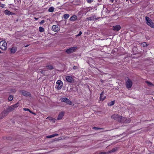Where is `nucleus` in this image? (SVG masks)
Masks as SVG:
<instances>
[{
	"label": "nucleus",
	"mask_w": 154,
	"mask_h": 154,
	"mask_svg": "<svg viewBox=\"0 0 154 154\" xmlns=\"http://www.w3.org/2000/svg\"><path fill=\"white\" fill-rule=\"evenodd\" d=\"M51 118L49 117H48L47 118V119H51Z\"/></svg>",
	"instance_id": "nucleus-41"
},
{
	"label": "nucleus",
	"mask_w": 154,
	"mask_h": 154,
	"mask_svg": "<svg viewBox=\"0 0 154 154\" xmlns=\"http://www.w3.org/2000/svg\"><path fill=\"white\" fill-rule=\"evenodd\" d=\"M77 47H73L66 50V52L68 54L73 53L77 49Z\"/></svg>",
	"instance_id": "nucleus-5"
},
{
	"label": "nucleus",
	"mask_w": 154,
	"mask_h": 154,
	"mask_svg": "<svg viewBox=\"0 0 154 154\" xmlns=\"http://www.w3.org/2000/svg\"><path fill=\"white\" fill-rule=\"evenodd\" d=\"M145 82L149 86L151 87L154 85L149 81H146Z\"/></svg>",
	"instance_id": "nucleus-20"
},
{
	"label": "nucleus",
	"mask_w": 154,
	"mask_h": 154,
	"mask_svg": "<svg viewBox=\"0 0 154 154\" xmlns=\"http://www.w3.org/2000/svg\"><path fill=\"white\" fill-rule=\"evenodd\" d=\"M4 13L6 15H13L14 14V13L12 12H11L8 11V10H5L4 12Z\"/></svg>",
	"instance_id": "nucleus-15"
},
{
	"label": "nucleus",
	"mask_w": 154,
	"mask_h": 154,
	"mask_svg": "<svg viewBox=\"0 0 154 154\" xmlns=\"http://www.w3.org/2000/svg\"><path fill=\"white\" fill-rule=\"evenodd\" d=\"M17 49L16 47H13L11 49V53L14 54L16 52V51H17Z\"/></svg>",
	"instance_id": "nucleus-17"
},
{
	"label": "nucleus",
	"mask_w": 154,
	"mask_h": 154,
	"mask_svg": "<svg viewBox=\"0 0 154 154\" xmlns=\"http://www.w3.org/2000/svg\"><path fill=\"white\" fill-rule=\"evenodd\" d=\"M108 152H100L99 153H97V154H108Z\"/></svg>",
	"instance_id": "nucleus-32"
},
{
	"label": "nucleus",
	"mask_w": 154,
	"mask_h": 154,
	"mask_svg": "<svg viewBox=\"0 0 154 154\" xmlns=\"http://www.w3.org/2000/svg\"><path fill=\"white\" fill-rule=\"evenodd\" d=\"M66 79L68 82L70 83L73 82L74 81L72 77L70 76H66Z\"/></svg>",
	"instance_id": "nucleus-10"
},
{
	"label": "nucleus",
	"mask_w": 154,
	"mask_h": 154,
	"mask_svg": "<svg viewBox=\"0 0 154 154\" xmlns=\"http://www.w3.org/2000/svg\"><path fill=\"white\" fill-rule=\"evenodd\" d=\"M13 96L10 95L8 98V100L9 101H11L13 100Z\"/></svg>",
	"instance_id": "nucleus-25"
},
{
	"label": "nucleus",
	"mask_w": 154,
	"mask_h": 154,
	"mask_svg": "<svg viewBox=\"0 0 154 154\" xmlns=\"http://www.w3.org/2000/svg\"><path fill=\"white\" fill-rule=\"evenodd\" d=\"M29 112L31 113H33L32 112V111H31L30 110V111H29Z\"/></svg>",
	"instance_id": "nucleus-40"
},
{
	"label": "nucleus",
	"mask_w": 154,
	"mask_h": 154,
	"mask_svg": "<svg viewBox=\"0 0 154 154\" xmlns=\"http://www.w3.org/2000/svg\"><path fill=\"white\" fill-rule=\"evenodd\" d=\"M1 53V51L0 50V53Z\"/></svg>",
	"instance_id": "nucleus-44"
},
{
	"label": "nucleus",
	"mask_w": 154,
	"mask_h": 154,
	"mask_svg": "<svg viewBox=\"0 0 154 154\" xmlns=\"http://www.w3.org/2000/svg\"><path fill=\"white\" fill-rule=\"evenodd\" d=\"M86 19L88 20H97L98 19L96 18V16L95 15H93L91 17H87Z\"/></svg>",
	"instance_id": "nucleus-11"
},
{
	"label": "nucleus",
	"mask_w": 154,
	"mask_h": 154,
	"mask_svg": "<svg viewBox=\"0 0 154 154\" xmlns=\"http://www.w3.org/2000/svg\"><path fill=\"white\" fill-rule=\"evenodd\" d=\"M64 112H60L58 116V117L57 118V120H60L62 119L63 116H64Z\"/></svg>",
	"instance_id": "nucleus-14"
},
{
	"label": "nucleus",
	"mask_w": 154,
	"mask_h": 154,
	"mask_svg": "<svg viewBox=\"0 0 154 154\" xmlns=\"http://www.w3.org/2000/svg\"><path fill=\"white\" fill-rule=\"evenodd\" d=\"M116 150V149L115 148H114L112 149V150L109 151L108 153H112V152H115Z\"/></svg>",
	"instance_id": "nucleus-24"
},
{
	"label": "nucleus",
	"mask_w": 154,
	"mask_h": 154,
	"mask_svg": "<svg viewBox=\"0 0 154 154\" xmlns=\"http://www.w3.org/2000/svg\"><path fill=\"white\" fill-rule=\"evenodd\" d=\"M110 1H111L112 2H113V0H110Z\"/></svg>",
	"instance_id": "nucleus-43"
},
{
	"label": "nucleus",
	"mask_w": 154,
	"mask_h": 154,
	"mask_svg": "<svg viewBox=\"0 0 154 154\" xmlns=\"http://www.w3.org/2000/svg\"><path fill=\"white\" fill-rule=\"evenodd\" d=\"M114 101H112L108 104V105L109 106H111L113 105L114 104Z\"/></svg>",
	"instance_id": "nucleus-22"
},
{
	"label": "nucleus",
	"mask_w": 154,
	"mask_h": 154,
	"mask_svg": "<svg viewBox=\"0 0 154 154\" xmlns=\"http://www.w3.org/2000/svg\"><path fill=\"white\" fill-rule=\"evenodd\" d=\"M20 92L23 96H29L30 95V94L29 92H27L24 90L21 91Z\"/></svg>",
	"instance_id": "nucleus-9"
},
{
	"label": "nucleus",
	"mask_w": 154,
	"mask_h": 154,
	"mask_svg": "<svg viewBox=\"0 0 154 154\" xmlns=\"http://www.w3.org/2000/svg\"><path fill=\"white\" fill-rule=\"evenodd\" d=\"M145 19L146 21V23L147 25L151 27L154 28V23L152 22L150 18L148 17H146Z\"/></svg>",
	"instance_id": "nucleus-2"
},
{
	"label": "nucleus",
	"mask_w": 154,
	"mask_h": 154,
	"mask_svg": "<svg viewBox=\"0 0 154 154\" xmlns=\"http://www.w3.org/2000/svg\"><path fill=\"white\" fill-rule=\"evenodd\" d=\"M126 120H125V121L128 123H129L131 121V119L129 118L125 119Z\"/></svg>",
	"instance_id": "nucleus-29"
},
{
	"label": "nucleus",
	"mask_w": 154,
	"mask_h": 154,
	"mask_svg": "<svg viewBox=\"0 0 154 154\" xmlns=\"http://www.w3.org/2000/svg\"><path fill=\"white\" fill-rule=\"evenodd\" d=\"M40 72H41V73H42V74L44 73V71L42 70H41L40 71Z\"/></svg>",
	"instance_id": "nucleus-38"
},
{
	"label": "nucleus",
	"mask_w": 154,
	"mask_h": 154,
	"mask_svg": "<svg viewBox=\"0 0 154 154\" xmlns=\"http://www.w3.org/2000/svg\"><path fill=\"white\" fill-rule=\"evenodd\" d=\"M126 1H127V0H126Z\"/></svg>",
	"instance_id": "nucleus-45"
},
{
	"label": "nucleus",
	"mask_w": 154,
	"mask_h": 154,
	"mask_svg": "<svg viewBox=\"0 0 154 154\" xmlns=\"http://www.w3.org/2000/svg\"><path fill=\"white\" fill-rule=\"evenodd\" d=\"M82 34V32H81V31H80V32H79V34H77V35H76V36L77 37L79 36H80V35Z\"/></svg>",
	"instance_id": "nucleus-34"
},
{
	"label": "nucleus",
	"mask_w": 154,
	"mask_h": 154,
	"mask_svg": "<svg viewBox=\"0 0 154 154\" xmlns=\"http://www.w3.org/2000/svg\"><path fill=\"white\" fill-rule=\"evenodd\" d=\"M15 90L14 89H13V90H12V91L13 92H15Z\"/></svg>",
	"instance_id": "nucleus-42"
},
{
	"label": "nucleus",
	"mask_w": 154,
	"mask_h": 154,
	"mask_svg": "<svg viewBox=\"0 0 154 154\" xmlns=\"http://www.w3.org/2000/svg\"><path fill=\"white\" fill-rule=\"evenodd\" d=\"M7 44L5 41H2L0 42V48L3 50H5L7 49Z\"/></svg>",
	"instance_id": "nucleus-3"
},
{
	"label": "nucleus",
	"mask_w": 154,
	"mask_h": 154,
	"mask_svg": "<svg viewBox=\"0 0 154 154\" xmlns=\"http://www.w3.org/2000/svg\"><path fill=\"white\" fill-rule=\"evenodd\" d=\"M52 29L53 31L57 32L59 30V28L58 26L54 25L52 26Z\"/></svg>",
	"instance_id": "nucleus-13"
},
{
	"label": "nucleus",
	"mask_w": 154,
	"mask_h": 154,
	"mask_svg": "<svg viewBox=\"0 0 154 154\" xmlns=\"http://www.w3.org/2000/svg\"><path fill=\"white\" fill-rule=\"evenodd\" d=\"M14 109V108L11 106L9 107L6 110H5L2 112V114L4 115V116H5L9 112L12 111Z\"/></svg>",
	"instance_id": "nucleus-4"
},
{
	"label": "nucleus",
	"mask_w": 154,
	"mask_h": 154,
	"mask_svg": "<svg viewBox=\"0 0 154 154\" xmlns=\"http://www.w3.org/2000/svg\"><path fill=\"white\" fill-rule=\"evenodd\" d=\"M48 66V68L50 69H53V67L52 66Z\"/></svg>",
	"instance_id": "nucleus-33"
},
{
	"label": "nucleus",
	"mask_w": 154,
	"mask_h": 154,
	"mask_svg": "<svg viewBox=\"0 0 154 154\" xmlns=\"http://www.w3.org/2000/svg\"><path fill=\"white\" fill-rule=\"evenodd\" d=\"M56 83L58 85L57 88L60 90L61 88L63 86V84L62 82L60 80H58L57 82Z\"/></svg>",
	"instance_id": "nucleus-8"
},
{
	"label": "nucleus",
	"mask_w": 154,
	"mask_h": 154,
	"mask_svg": "<svg viewBox=\"0 0 154 154\" xmlns=\"http://www.w3.org/2000/svg\"><path fill=\"white\" fill-rule=\"evenodd\" d=\"M45 22V21L44 20H42L39 23L40 24H42Z\"/></svg>",
	"instance_id": "nucleus-35"
},
{
	"label": "nucleus",
	"mask_w": 154,
	"mask_h": 154,
	"mask_svg": "<svg viewBox=\"0 0 154 154\" xmlns=\"http://www.w3.org/2000/svg\"><path fill=\"white\" fill-rule=\"evenodd\" d=\"M103 92H102L101 94H100V100H103L105 99V97L103 96Z\"/></svg>",
	"instance_id": "nucleus-19"
},
{
	"label": "nucleus",
	"mask_w": 154,
	"mask_h": 154,
	"mask_svg": "<svg viewBox=\"0 0 154 154\" xmlns=\"http://www.w3.org/2000/svg\"><path fill=\"white\" fill-rule=\"evenodd\" d=\"M34 19L35 20H38V18L36 17H34Z\"/></svg>",
	"instance_id": "nucleus-39"
},
{
	"label": "nucleus",
	"mask_w": 154,
	"mask_h": 154,
	"mask_svg": "<svg viewBox=\"0 0 154 154\" xmlns=\"http://www.w3.org/2000/svg\"><path fill=\"white\" fill-rule=\"evenodd\" d=\"M141 45L143 47H146L147 46V45L146 42H143L142 43Z\"/></svg>",
	"instance_id": "nucleus-28"
},
{
	"label": "nucleus",
	"mask_w": 154,
	"mask_h": 154,
	"mask_svg": "<svg viewBox=\"0 0 154 154\" xmlns=\"http://www.w3.org/2000/svg\"><path fill=\"white\" fill-rule=\"evenodd\" d=\"M73 69H74V70H75V69H78V68L77 66H74L73 67Z\"/></svg>",
	"instance_id": "nucleus-37"
},
{
	"label": "nucleus",
	"mask_w": 154,
	"mask_h": 154,
	"mask_svg": "<svg viewBox=\"0 0 154 154\" xmlns=\"http://www.w3.org/2000/svg\"><path fill=\"white\" fill-rule=\"evenodd\" d=\"M19 103H17L15 104L12 105V107L14 108V109H15V108H17V107H18L19 106Z\"/></svg>",
	"instance_id": "nucleus-21"
},
{
	"label": "nucleus",
	"mask_w": 154,
	"mask_h": 154,
	"mask_svg": "<svg viewBox=\"0 0 154 154\" xmlns=\"http://www.w3.org/2000/svg\"><path fill=\"white\" fill-rule=\"evenodd\" d=\"M121 28V27L119 25H117L113 26V30L114 31H119Z\"/></svg>",
	"instance_id": "nucleus-12"
},
{
	"label": "nucleus",
	"mask_w": 154,
	"mask_h": 154,
	"mask_svg": "<svg viewBox=\"0 0 154 154\" xmlns=\"http://www.w3.org/2000/svg\"><path fill=\"white\" fill-rule=\"evenodd\" d=\"M58 135H59L58 134H52L50 135L47 136H46V137L47 138H51L54 137L55 136H58Z\"/></svg>",
	"instance_id": "nucleus-18"
},
{
	"label": "nucleus",
	"mask_w": 154,
	"mask_h": 154,
	"mask_svg": "<svg viewBox=\"0 0 154 154\" xmlns=\"http://www.w3.org/2000/svg\"><path fill=\"white\" fill-rule=\"evenodd\" d=\"M69 17V15L68 14H65L63 16V18L65 19H68Z\"/></svg>",
	"instance_id": "nucleus-23"
},
{
	"label": "nucleus",
	"mask_w": 154,
	"mask_h": 154,
	"mask_svg": "<svg viewBox=\"0 0 154 154\" xmlns=\"http://www.w3.org/2000/svg\"><path fill=\"white\" fill-rule=\"evenodd\" d=\"M93 128L94 129H96V130H99V129L103 130V128H97V127H94Z\"/></svg>",
	"instance_id": "nucleus-30"
},
{
	"label": "nucleus",
	"mask_w": 154,
	"mask_h": 154,
	"mask_svg": "<svg viewBox=\"0 0 154 154\" xmlns=\"http://www.w3.org/2000/svg\"><path fill=\"white\" fill-rule=\"evenodd\" d=\"M111 118L120 122H123V120L125 119V118H122V116H120L117 114H114L112 115L111 116Z\"/></svg>",
	"instance_id": "nucleus-1"
},
{
	"label": "nucleus",
	"mask_w": 154,
	"mask_h": 154,
	"mask_svg": "<svg viewBox=\"0 0 154 154\" xmlns=\"http://www.w3.org/2000/svg\"><path fill=\"white\" fill-rule=\"evenodd\" d=\"M94 1L93 0H87V2L89 3H90L91 2H93Z\"/></svg>",
	"instance_id": "nucleus-31"
},
{
	"label": "nucleus",
	"mask_w": 154,
	"mask_h": 154,
	"mask_svg": "<svg viewBox=\"0 0 154 154\" xmlns=\"http://www.w3.org/2000/svg\"><path fill=\"white\" fill-rule=\"evenodd\" d=\"M49 12H53L54 11V8L53 7H50L48 10Z\"/></svg>",
	"instance_id": "nucleus-26"
},
{
	"label": "nucleus",
	"mask_w": 154,
	"mask_h": 154,
	"mask_svg": "<svg viewBox=\"0 0 154 154\" xmlns=\"http://www.w3.org/2000/svg\"><path fill=\"white\" fill-rule=\"evenodd\" d=\"M77 16L75 15L72 16L69 19V20L71 21H74L77 19Z\"/></svg>",
	"instance_id": "nucleus-16"
},
{
	"label": "nucleus",
	"mask_w": 154,
	"mask_h": 154,
	"mask_svg": "<svg viewBox=\"0 0 154 154\" xmlns=\"http://www.w3.org/2000/svg\"><path fill=\"white\" fill-rule=\"evenodd\" d=\"M23 109V110L24 111H30V109L28 108H24Z\"/></svg>",
	"instance_id": "nucleus-36"
},
{
	"label": "nucleus",
	"mask_w": 154,
	"mask_h": 154,
	"mask_svg": "<svg viewBox=\"0 0 154 154\" xmlns=\"http://www.w3.org/2000/svg\"><path fill=\"white\" fill-rule=\"evenodd\" d=\"M39 31L40 32H42L44 31V29L43 27H39Z\"/></svg>",
	"instance_id": "nucleus-27"
},
{
	"label": "nucleus",
	"mask_w": 154,
	"mask_h": 154,
	"mask_svg": "<svg viewBox=\"0 0 154 154\" xmlns=\"http://www.w3.org/2000/svg\"><path fill=\"white\" fill-rule=\"evenodd\" d=\"M133 84L132 81L130 79H128L126 82V85L128 88H131Z\"/></svg>",
	"instance_id": "nucleus-7"
},
{
	"label": "nucleus",
	"mask_w": 154,
	"mask_h": 154,
	"mask_svg": "<svg viewBox=\"0 0 154 154\" xmlns=\"http://www.w3.org/2000/svg\"><path fill=\"white\" fill-rule=\"evenodd\" d=\"M61 100L62 102H64L69 105H71L72 104V102L66 97L62 98L61 99Z\"/></svg>",
	"instance_id": "nucleus-6"
}]
</instances>
